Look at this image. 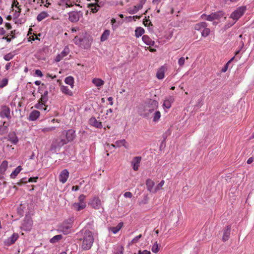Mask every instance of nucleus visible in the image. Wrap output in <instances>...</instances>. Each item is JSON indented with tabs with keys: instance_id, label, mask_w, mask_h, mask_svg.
Instances as JSON below:
<instances>
[{
	"instance_id": "19",
	"label": "nucleus",
	"mask_w": 254,
	"mask_h": 254,
	"mask_svg": "<svg viewBox=\"0 0 254 254\" xmlns=\"http://www.w3.org/2000/svg\"><path fill=\"white\" fill-rule=\"evenodd\" d=\"M19 236L17 233H13L10 237L6 240V245L8 246L13 244L18 239Z\"/></svg>"
},
{
	"instance_id": "13",
	"label": "nucleus",
	"mask_w": 254,
	"mask_h": 254,
	"mask_svg": "<svg viewBox=\"0 0 254 254\" xmlns=\"http://www.w3.org/2000/svg\"><path fill=\"white\" fill-rule=\"evenodd\" d=\"M108 145H109L110 146L113 147L114 148L120 147L122 146H124L126 148H128V144L125 139L117 140L116 141L115 144H111L109 145V144H108Z\"/></svg>"
},
{
	"instance_id": "7",
	"label": "nucleus",
	"mask_w": 254,
	"mask_h": 254,
	"mask_svg": "<svg viewBox=\"0 0 254 254\" xmlns=\"http://www.w3.org/2000/svg\"><path fill=\"white\" fill-rule=\"evenodd\" d=\"M222 14L220 12H217L212 13L209 15H206L203 14L201 15V17L202 19H205L206 20L210 21H212L214 20H218L219 18L222 17Z\"/></svg>"
},
{
	"instance_id": "18",
	"label": "nucleus",
	"mask_w": 254,
	"mask_h": 254,
	"mask_svg": "<svg viewBox=\"0 0 254 254\" xmlns=\"http://www.w3.org/2000/svg\"><path fill=\"white\" fill-rule=\"evenodd\" d=\"M77 250V245L75 244H70L67 246L66 252H64L66 254H74L73 253L76 252Z\"/></svg>"
},
{
	"instance_id": "31",
	"label": "nucleus",
	"mask_w": 254,
	"mask_h": 254,
	"mask_svg": "<svg viewBox=\"0 0 254 254\" xmlns=\"http://www.w3.org/2000/svg\"><path fill=\"white\" fill-rule=\"evenodd\" d=\"M64 82L66 84L70 85L71 88H73L74 86V78L71 76H69L66 77L64 79Z\"/></svg>"
},
{
	"instance_id": "10",
	"label": "nucleus",
	"mask_w": 254,
	"mask_h": 254,
	"mask_svg": "<svg viewBox=\"0 0 254 254\" xmlns=\"http://www.w3.org/2000/svg\"><path fill=\"white\" fill-rule=\"evenodd\" d=\"M68 19L72 22H77L81 15L80 12L77 11H71L68 13Z\"/></svg>"
},
{
	"instance_id": "29",
	"label": "nucleus",
	"mask_w": 254,
	"mask_h": 254,
	"mask_svg": "<svg viewBox=\"0 0 254 254\" xmlns=\"http://www.w3.org/2000/svg\"><path fill=\"white\" fill-rule=\"evenodd\" d=\"M123 224V222H120L117 226L110 227L109 230L111 231L114 234H116L122 228Z\"/></svg>"
},
{
	"instance_id": "15",
	"label": "nucleus",
	"mask_w": 254,
	"mask_h": 254,
	"mask_svg": "<svg viewBox=\"0 0 254 254\" xmlns=\"http://www.w3.org/2000/svg\"><path fill=\"white\" fill-rule=\"evenodd\" d=\"M89 204L95 209H98L101 206V201L98 197H94L89 201Z\"/></svg>"
},
{
	"instance_id": "38",
	"label": "nucleus",
	"mask_w": 254,
	"mask_h": 254,
	"mask_svg": "<svg viewBox=\"0 0 254 254\" xmlns=\"http://www.w3.org/2000/svg\"><path fill=\"white\" fill-rule=\"evenodd\" d=\"M145 31L143 28L141 27H137L135 30V36L138 38L141 36L144 33Z\"/></svg>"
},
{
	"instance_id": "8",
	"label": "nucleus",
	"mask_w": 254,
	"mask_h": 254,
	"mask_svg": "<svg viewBox=\"0 0 254 254\" xmlns=\"http://www.w3.org/2000/svg\"><path fill=\"white\" fill-rule=\"evenodd\" d=\"M142 158L141 156H135L131 161V166L134 171L138 170Z\"/></svg>"
},
{
	"instance_id": "25",
	"label": "nucleus",
	"mask_w": 254,
	"mask_h": 254,
	"mask_svg": "<svg viewBox=\"0 0 254 254\" xmlns=\"http://www.w3.org/2000/svg\"><path fill=\"white\" fill-rule=\"evenodd\" d=\"M146 185L147 187V190L150 192H153L154 190V186L155 185V183L150 179H148L146 181Z\"/></svg>"
},
{
	"instance_id": "39",
	"label": "nucleus",
	"mask_w": 254,
	"mask_h": 254,
	"mask_svg": "<svg viewBox=\"0 0 254 254\" xmlns=\"http://www.w3.org/2000/svg\"><path fill=\"white\" fill-rule=\"evenodd\" d=\"M62 238L63 235H57L51 238L50 240V242L52 244H55L60 241Z\"/></svg>"
},
{
	"instance_id": "44",
	"label": "nucleus",
	"mask_w": 254,
	"mask_h": 254,
	"mask_svg": "<svg viewBox=\"0 0 254 254\" xmlns=\"http://www.w3.org/2000/svg\"><path fill=\"white\" fill-rule=\"evenodd\" d=\"M161 117V113L159 111H156L153 115V121L155 122H157L159 121Z\"/></svg>"
},
{
	"instance_id": "28",
	"label": "nucleus",
	"mask_w": 254,
	"mask_h": 254,
	"mask_svg": "<svg viewBox=\"0 0 254 254\" xmlns=\"http://www.w3.org/2000/svg\"><path fill=\"white\" fill-rule=\"evenodd\" d=\"M8 137V140L14 144H16L18 141V137L14 133H10Z\"/></svg>"
},
{
	"instance_id": "30",
	"label": "nucleus",
	"mask_w": 254,
	"mask_h": 254,
	"mask_svg": "<svg viewBox=\"0 0 254 254\" xmlns=\"http://www.w3.org/2000/svg\"><path fill=\"white\" fill-rule=\"evenodd\" d=\"M8 125L5 122L3 123L2 125H0V134H4L8 132Z\"/></svg>"
},
{
	"instance_id": "23",
	"label": "nucleus",
	"mask_w": 254,
	"mask_h": 254,
	"mask_svg": "<svg viewBox=\"0 0 254 254\" xmlns=\"http://www.w3.org/2000/svg\"><path fill=\"white\" fill-rule=\"evenodd\" d=\"M61 92L65 95L71 96L73 95V92L67 86L62 85L60 87Z\"/></svg>"
},
{
	"instance_id": "57",
	"label": "nucleus",
	"mask_w": 254,
	"mask_h": 254,
	"mask_svg": "<svg viewBox=\"0 0 254 254\" xmlns=\"http://www.w3.org/2000/svg\"><path fill=\"white\" fill-rule=\"evenodd\" d=\"M143 24L146 26L147 25H152L151 24V21H150L149 19H144V20H143Z\"/></svg>"
},
{
	"instance_id": "12",
	"label": "nucleus",
	"mask_w": 254,
	"mask_h": 254,
	"mask_svg": "<svg viewBox=\"0 0 254 254\" xmlns=\"http://www.w3.org/2000/svg\"><path fill=\"white\" fill-rule=\"evenodd\" d=\"M167 66L163 65L158 69L156 73V77L158 79H162L165 77V73L167 71Z\"/></svg>"
},
{
	"instance_id": "46",
	"label": "nucleus",
	"mask_w": 254,
	"mask_h": 254,
	"mask_svg": "<svg viewBox=\"0 0 254 254\" xmlns=\"http://www.w3.org/2000/svg\"><path fill=\"white\" fill-rule=\"evenodd\" d=\"M164 184V181H161L157 185V186L154 188V190L153 191V193H156L157 191L161 189V188H162V187L163 186Z\"/></svg>"
},
{
	"instance_id": "22",
	"label": "nucleus",
	"mask_w": 254,
	"mask_h": 254,
	"mask_svg": "<svg viewBox=\"0 0 254 254\" xmlns=\"http://www.w3.org/2000/svg\"><path fill=\"white\" fill-rule=\"evenodd\" d=\"M40 113L37 110L33 111L29 116V120L34 121L36 120L40 116Z\"/></svg>"
},
{
	"instance_id": "60",
	"label": "nucleus",
	"mask_w": 254,
	"mask_h": 254,
	"mask_svg": "<svg viewBox=\"0 0 254 254\" xmlns=\"http://www.w3.org/2000/svg\"><path fill=\"white\" fill-rule=\"evenodd\" d=\"M35 74L39 77H42L43 76L42 72L40 69H36L35 70Z\"/></svg>"
},
{
	"instance_id": "53",
	"label": "nucleus",
	"mask_w": 254,
	"mask_h": 254,
	"mask_svg": "<svg viewBox=\"0 0 254 254\" xmlns=\"http://www.w3.org/2000/svg\"><path fill=\"white\" fill-rule=\"evenodd\" d=\"M85 198V196L84 194H82L80 195L78 197V200H79L78 203H83V204L86 203L84 202Z\"/></svg>"
},
{
	"instance_id": "51",
	"label": "nucleus",
	"mask_w": 254,
	"mask_h": 254,
	"mask_svg": "<svg viewBox=\"0 0 254 254\" xmlns=\"http://www.w3.org/2000/svg\"><path fill=\"white\" fill-rule=\"evenodd\" d=\"M151 250L154 253H157L159 251L158 245L157 242H156L153 245Z\"/></svg>"
},
{
	"instance_id": "27",
	"label": "nucleus",
	"mask_w": 254,
	"mask_h": 254,
	"mask_svg": "<svg viewBox=\"0 0 254 254\" xmlns=\"http://www.w3.org/2000/svg\"><path fill=\"white\" fill-rule=\"evenodd\" d=\"M148 107L151 108L152 110L156 109L158 107V102L153 99H150L148 102Z\"/></svg>"
},
{
	"instance_id": "3",
	"label": "nucleus",
	"mask_w": 254,
	"mask_h": 254,
	"mask_svg": "<svg viewBox=\"0 0 254 254\" xmlns=\"http://www.w3.org/2000/svg\"><path fill=\"white\" fill-rule=\"evenodd\" d=\"M66 144L64 138H63L61 135L59 138L54 139L50 146V150L53 153H56L59 151L62 146Z\"/></svg>"
},
{
	"instance_id": "4",
	"label": "nucleus",
	"mask_w": 254,
	"mask_h": 254,
	"mask_svg": "<svg viewBox=\"0 0 254 254\" xmlns=\"http://www.w3.org/2000/svg\"><path fill=\"white\" fill-rule=\"evenodd\" d=\"M246 6H241L235 9L230 15V18H232L234 22V24L242 15H244L246 11Z\"/></svg>"
},
{
	"instance_id": "45",
	"label": "nucleus",
	"mask_w": 254,
	"mask_h": 254,
	"mask_svg": "<svg viewBox=\"0 0 254 254\" xmlns=\"http://www.w3.org/2000/svg\"><path fill=\"white\" fill-rule=\"evenodd\" d=\"M8 79L4 78L0 80V88H2L8 84Z\"/></svg>"
},
{
	"instance_id": "9",
	"label": "nucleus",
	"mask_w": 254,
	"mask_h": 254,
	"mask_svg": "<svg viewBox=\"0 0 254 254\" xmlns=\"http://www.w3.org/2000/svg\"><path fill=\"white\" fill-rule=\"evenodd\" d=\"M222 232L223 236L222 240L223 242H225L228 241L230 238L231 233V226L230 225L226 226L223 228Z\"/></svg>"
},
{
	"instance_id": "33",
	"label": "nucleus",
	"mask_w": 254,
	"mask_h": 254,
	"mask_svg": "<svg viewBox=\"0 0 254 254\" xmlns=\"http://www.w3.org/2000/svg\"><path fill=\"white\" fill-rule=\"evenodd\" d=\"M48 16L49 14L47 12L42 11L37 15V20L40 22L48 17Z\"/></svg>"
},
{
	"instance_id": "49",
	"label": "nucleus",
	"mask_w": 254,
	"mask_h": 254,
	"mask_svg": "<svg viewBox=\"0 0 254 254\" xmlns=\"http://www.w3.org/2000/svg\"><path fill=\"white\" fill-rule=\"evenodd\" d=\"M124 249L123 246L118 247L114 254H123Z\"/></svg>"
},
{
	"instance_id": "62",
	"label": "nucleus",
	"mask_w": 254,
	"mask_h": 254,
	"mask_svg": "<svg viewBox=\"0 0 254 254\" xmlns=\"http://www.w3.org/2000/svg\"><path fill=\"white\" fill-rule=\"evenodd\" d=\"M228 64H229L227 63L221 69V71L222 72H226L227 69H228Z\"/></svg>"
},
{
	"instance_id": "1",
	"label": "nucleus",
	"mask_w": 254,
	"mask_h": 254,
	"mask_svg": "<svg viewBox=\"0 0 254 254\" xmlns=\"http://www.w3.org/2000/svg\"><path fill=\"white\" fill-rule=\"evenodd\" d=\"M83 233L82 244L81 248L84 250H88L91 249L94 242V238L92 233L89 230H86Z\"/></svg>"
},
{
	"instance_id": "14",
	"label": "nucleus",
	"mask_w": 254,
	"mask_h": 254,
	"mask_svg": "<svg viewBox=\"0 0 254 254\" xmlns=\"http://www.w3.org/2000/svg\"><path fill=\"white\" fill-rule=\"evenodd\" d=\"M10 111L9 107L7 106H3L2 110L0 112V117L1 118H6L7 119L10 118Z\"/></svg>"
},
{
	"instance_id": "59",
	"label": "nucleus",
	"mask_w": 254,
	"mask_h": 254,
	"mask_svg": "<svg viewBox=\"0 0 254 254\" xmlns=\"http://www.w3.org/2000/svg\"><path fill=\"white\" fill-rule=\"evenodd\" d=\"M137 254H151V253L147 250H144L143 251H139Z\"/></svg>"
},
{
	"instance_id": "20",
	"label": "nucleus",
	"mask_w": 254,
	"mask_h": 254,
	"mask_svg": "<svg viewBox=\"0 0 254 254\" xmlns=\"http://www.w3.org/2000/svg\"><path fill=\"white\" fill-rule=\"evenodd\" d=\"M174 101V98L172 96H170L168 98L165 99L164 101L163 107L167 109L171 108L172 103Z\"/></svg>"
},
{
	"instance_id": "32",
	"label": "nucleus",
	"mask_w": 254,
	"mask_h": 254,
	"mask_svg": "<svg viewBox=\"0 0 254 254\" xmlns=\"http://www.w3.org/2000/svg\"><path fill=\"white\" fill-rule=\"evenodd\" d=\"M86 207V203H74L73 204V208L76 211H80Z\"/></svg>"
},
{
	"instance_id": "5",
	"label": "nucleus",
	"mask_w": 254,
	"mask_h": 254,
	"mask_svg": "<svg viewBox=\"0 0 254 254\" xmlns=\"http://www.w3.org/2000/svg\"><path fill=\"white\" fill-rule=\"evenodd\" d=\"M62 136L64 138L66 143L72 141L76 137L75 131L72 129L64 130L61 134Z\"/></svg>"
},
{
	"instance_id": "63",
	"label": "nucleus",
	"mask_w": 254,
	"mask_h": 254,
	"mask_svg": "<svg viewBox=\"0 0 254 254\" xmlns=\"http://www.w3.org/2000/svg\"><path fill=\"white\" fill-rule=\"evenodd\" d=\"M69 173L67 169H64L61 172L60 175H69Z\"/></svg>"
},
{
	"instance_id": "54",
	"label": "nucleus",
	"mask_w": 254,
	"mask_h": 254,
	"mask_svg": "<svg viewBox=\"0 0 254 254\" xmlns=\"http://www.w3.org/2000/svg\"><path fill=\"white\" fill-rule=\"evenodd\" d=\"M142 237V235L140 234L138 236H136L135 238H134L131 241L132 244H135L138 242L139 239H140Z\"/></svg>"
},
{
	"instance_id": "48",
	"label": "nucleus",
	"mask_w": 254,
	"mask_h": 254,
	"mask_svg": "<svg viewBox=\"0 0 254 254\" xmlns=\"http://www.w3.org/2000/svg\"><path fill=\"white\" fill-rule=\"evenodd\" d=\"M22 167L21 166H19L11 172L10 175H18L22 170Z\"/></svg>"
},
{
	"instance_id": "41",
	"label": "nucleus",
	"mask_w": 254,
	"mask_h": 254,
	"mask_svg": "<svg viewBox=\"0 0 254 254\" xmlns=\"http://www.w3.org/2000/svg\"><path fill=\"white\" fill-rule=\"evenodd\" d=\"M88 7H91V11L93 13H96L98 11V5L97 3H90L88 4Z\"/></svg>"
},
{
	"instance_id": "26",
	"label": "nucleus",
	"mask_w": 254,
	"mask_h": 254,
	"mask_svg": "<svg viewBox=\"0 0 254 254\" xmlns=\"http://www.w3.org/2000/svg\"><path fill=\"white\" fill-rule=\"evenodd\" d=\"M205 26H207V24L206 22H201L195 24L194 26V28L195 30L200 31L201 32Z\"/></svg>"
},
{
	"instance_id": "61",
	"label": "nucleus",
	"mask_w": 254,
	"mask_h": 254,
	"mask_svg": "<svg viewBox=\"0 0 254 254\" xmlns=\"http://www.w3.org/2000/svg\"><path fill=\"white\" fill-rule=\"evenodd\" d=\"M15 30H12L11 31L10 34L8 35L10 36V38L12 39H14L15 38Z\"/></svg>"
},
{
	"instance_id": "16",
	"label": "nucleus",
	"mask_w": 254,
	"mask_h": 254,
	"mask_svg": "<svg viewBox=\"0 0 254 254\" xmlns=\"http://www.w3.org/2000/svg\"><path fill=\"white\" fill-rule=\"evenodd\" d=\"M69 53V49L67 48H65L64 50L59 54H58L56 59L55 61L59 62L61 61L64 57L66 56Z\"/></svg>"
},
{
	"instance_id": "56",
	"label": "nucleus",
	"mask_w": 254,
	"mask_h": 254,
	"mask_svg": "<svg viewBox=\"0 0 254 254\" xmlns=\"http://www.w3.org/2000/svg\"><path fill=\"white\" fill-rule=\"evenodd\" d=\"M18 2L17 0H14L12 2V6L17 7L18 8V12H20L21 9L19 7V6H18Z\"/></svg>"
},
{
	"instance_id": "40",
	"label": "nucleus",
	"mask_w": 254,
	"mask_h": 254,
	"mask_svg": "<svg viewBox=\"0 0 254 254\" xmlns=\"http://www.w3.org/2000/svg\"><path fill=\"white\" fill-rule=\"evenodd\" d=\"M48 92L47 91H45L43 95H42L39 101L42 103H46L48 100Z\"/></svg>"
},
{
	"instance_id": "34",
	"label": "nucleus",
	"mask_w": 254,
	"mask_h": 254,
	"mask_svg": "<svg viewBox=\"0 0 254 254\" xmlns=\"http://www.w3.org/2000/svg\"><path fill=\"white\" fill-rule=\"evenodd\" d=\"M92 83L97 87H100L104 85V81L100 78H94Z\"/></svg>"
},
{
	"instance_id": "58",
	"label": "nucleus",
	"mask_w": 254,
	"mask_h": 254,
	"mask_svg": "<svg viewBox=\"0 0 254 254\" xmlns=\"http://www.w3.org/2000/svg\"><path fill=\"white\" fill-rule=\"evenodd\" d=\"M124 196L125 197L131 198L132 196V193L129 191L126 192L124 194Z\"/></svg>"
},
{
	"instance_id": "36",
	"label": "nucleus",
	"mask_w": 254,
	"mask_h": 254,
	"mask_svg": "<svg viewBox=\"0 0 254 254\" xmlns=\"http://www.w3.org/2000/svg\"><path fill=\"white\" fill-rule=\"evenodd\" d=\"M143 7L142 3H140L137 5H134L132 9L129 11L130 14H134L136 13L139 9H141Z\"/></svg>"
},
{
	"instance_id": "42",
	"label": "nucleus",
	"mask_w": 254,
	"mask_h": 254,
	"mask_svg": "<svg viewBox=\"0 0 254 254\" xmlns=\"http://www.w3.org/2000/svg\"><path fill=\"white\" fill-rule=\"evenodd\" d=\"M35 108L40 110L43 109L46 111L47 109V106L45 105V103L39 101L38 103L36 104Z\"/></svg>"
},
{
	"instance_id": "64",
	"label": "nucleus",
	"mask_w": 254,
	"mask_h": 254,
	"mask_svg": "<svg viewBox=\"0 0 254 254\" xmlns=\"http://www.w3.org/2000/svg\"><path fill=\"white\" fill-rule=\"evenodd\" d=\"M43 4L45 6L48 7L51 4V3L50 2V0H45V3Z\"/></svg>"
},
{
	"instance_id": "55",
	"label": "nucleus",
	"mask_w": 254,
	"mask_h": 254,
	"mask_svg": "<svg viewBox=\"0 0 254 254\" xmlns=\"http://www.w3.org/2000/svg\"><path fill=\"white\" fill-rule=\"evenodd\" d=\"M185 59L184 57H181L178 61V64L180 66H183L185 64Z\"/></svg>"
},
{
	"instance_id": "11",
	"label": "nucleus",
	"mask_w": 254,
	"mask_h": 254,
	"mask_svg": "<svg viewBox=\"0 0 254 254\" xmlns=\"http://www.w3.org/2000/svg\"><path fill=\"white\" fill-rule=\"evenodd\" d=\"M32 223L30 219H25L21 226V229L24 231H30L32 228Z\"/></svg>"
},
{
	"instance_id": "43",
	"label": "nucleus",
	"mask_w": 254,
	"mask_h": 254,
	"mask_svg": "<svg viewBox=\"0 0 254 254\" xmlns=\"http://www.w3.org/2000/svg\"><path fill=\"white\" fill-rule=\"evenodd\" d=\"M210 32L209 28H207V26H205L201 31V35L203 37H206L209 35Z\"/></svg>"
},
{
	"instance_id": "17",
	"label": "nucleus",
	"mask_w": 254,
	"mask_h": 254,
	"mask_svg": "<svg viewBox=\"0 0 254 254\" xmlns=\"http://www.w3.org/2000/svg\"><path fill=\"white\" fill-rule=\"evenodd\" d=\"M89 124L91 126L96 128H101L102 127V122L97 121L95 117H92L90 119Z\"/></svg>"
},
{
	"instance_id": "2",
	"label": "nucleus",
	"mask_w": 254,
	"mask_h": 254,
	"mask_svg": "<svg viewBox=\"0 0 254 254\" xmlns=\"http://www.w3.org/2000/svg\"><path fill=\"white\" fill-rule=\"evenodd\" d=\"M74 42L75 44L79 45L81 48L88 49L90 48L92 39L90 36H86L81 39L77 36L74 37Z\"/></svg>"
},
{
	"instance_id": "50",
	"label": "nucleus",
	"mask_w": 254,
	"mask_h": 254,
	"mask_svg": "<svg viewBox=\"0 0 254 254\" xmlns=\"http://www.w3.org/2000/svg\"><path fill=\"white\" fill-rule=\"evenodd\" d=\"M56 127H45L42 129V131L45 133L46 132L52 131L55 129Z\"/></svg>"
},
{
	"instance_id": "21",
	"label": "nucleus",
	"mask_w": 254,
	"mask_h": 254,
	"mask_svg": "<svg viewBox=\"0 0 254 254\" xmlns=\"http://www.w3.org/2000/svg\"><path fill=\"white\" fill-rule=\"evenodd\" d=\"M38 177L36 176L35 177H30L28 179L26 178H22L20 180V182L18 183L19 185H21L23 184H25L27 182H36Z\"/></svg>"
},
{
	"instance_id": "6",
	"label": "nucleus",
	"mask_w": 254,
	"mask_h": 254,
	"mask_svg": "<svg viewBox=\"0 0 254 254\" xmlns=\"http://www.w3.org/2000/svg\"><path fill=\"white\" fill-rule=\"evenodd\" d=\"M72 224L69 221H65L59 227L58 230L64 234H67L71 232Z\"/></svg>"
},
{
	"instance_id": "37",
	"label": "nucleus",
	"mask_w": 254,
	"mask_h": 254,
	"mask_svg": "<svg viewBox=\"0 0 254 254\" xmlns=\"http://www.w3.org/2000/svg\"><path fill=\"white\" fill-rule=\"evenodd\" d=\"M110 34V31L108 29L105 30L101 36V41L102 42H103V41H105L106 40H107Z\"/></svg>"
},
{
	"instance_id": "52",
	"label": "nucleus",
	"mask_w": 254,
	"mask_h": 254,
	"mask_svg": "<svg viewBox=\"0 0 254 254\" xmlns=\"http://www.w3.org/2000/svg\"><path fill=\"white\" fill-rule=\"evenodd\" d=\"M68 176H59V181L62 183H64L67 180Z\"/></svg>"
},
{
	"instance_id": "35",
	"label": "nucleus",
	"mask_w": 254,
	"mask_h": 254,
	"mask_svg": "<svg viewBox=\"0 0 254 254\" xmlns=\"http://www.w3.org/2000/svg\"><path fill=\"white\" fill-rule=\"evenodd\" d=\"M8 166V162L6 161H3L0 166V174H3L6 171Z\"/></svg>"
},
{
	"instance_id": "24",
	"label": "nucleus",
	"mask_w": 254,
	"mask_h": 254,
	"mask_svg": "<svg viewBox=\"0 0 254 254\" xmlns=\"http://www.w3.org/2000/svg\"><path fill=\"white\" fill-rule=\"evenodd\" d=\"M142 40L146 45L148 46H152L154 45V41L152 40V39L148 35H143L142 37Z\"/></svg>"
},
{
	"instance_id": "47",
	"label": "nucleus",
	"mask_w": 254,
	"mask_h": 254,
	"mask_svg": "<svg viewBox=\"0 0 254 254\" xmlns=\"http://www.w3.org/2000/svg\"><path fill=\"white\" fill-rule=\"evenodd\" d=\"M14 57V55L12 53H9L5 55L3 58L6 61H9L11 60Z\"/></svg>"
}]
</instances>
